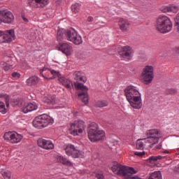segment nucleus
Returning a JSON list of instances; mask_svg holds the SVG:
<instances>
[{"label":"nucleus","instance_id":"nucleus-20","mask_svg":"<svg viewBox=\"0 0 179 179\" xmlns=\"http://www.w3.org/2000/svg\"><path fill=\"white\" fill-rule=\"evenodd\" d=\"M43 103L48 104V106H55L58 104V99L55 95H48L43 99Z\"/></svg>","mask_w":179,"mask_h":179},{"label":"nucleus","instance_id":"nucleus-23","mask_svg":"<svg viewBox=\"0 0 179 179\" xmlns=\"http://www.w3.org/2000/svg\"><path fill=\"white\" fill-rule=\"evenodd\" d=\"M59 82H60L63 86H65L66 89H71L73 86L72 81L65 77H59Z\"/></svg>","mask_w":179,"mask_h":179},{"label":"nucleus","instance_id":"nucleus-37","mask_svg":"<svg viewBox=\"0 0 179 179\" xmlns=\"http://www.w3.org/2000/svg\"><path fill=\"white\" fill-rule=\"evenodd\" d=\"M12 76L15 79H19V78H20V73H19L17 72H14L12 73Z\"/></svg>","mask_w":179,"mask_h":179},{"label":"nucleus","instance_id":"nucleus-8","mask_svg":"<svg viewBox=\"0 0 179 179\" xmlns=\"http://www.w3.org/2000/svg\"><path fill=\"white\" fill-rule=\"evenodd\" d=\"M111 170L113 173H114V174H117L118 176H123L124 178H125L127 174L134 173V168L122 166L117 162L113 163Z\"/></svg>","mask_w":179,"mask_h":179},{"label":"nucleus","instance_id":"nucleus-24","mask_svg":"<svg viewBox=\"0 0 179 179\" xmlns=\"http://www.w3.org/2000/svg\"><path fill=\"white\" fill-rule=\"evenodd\" d=\"M38 82H40V78L34 76L27 79L26 84L27 86H36Z\"/></svg>","mask_w":179,"mask_h":179},{"label":"nucleus","instance_id":"nucleus-33","mask_svg":"<svg viewBox=\"0 0 179 179\" xmlns=\"http://www.w3.org/2000/svg\"><path fill=\"white\" fill-rule=\"evenodd\" d=\"M1 174L4 179H10V177L12 176V174L9 171H2Z\"/></svg>","mask_w":179,"mask_h":179},{"label":"nucleus","instance_id":"nucleus-44","mask_svg":"<svg viewBox=\"0 0 179 179\" xmlns=\"http://www.w3.org/2000/svg\"><path fill=\"white\" fill-rule=\"evenodd\" d=\"M155 149H162V145H158L155 147Z\"/></svg>","mask_w":179,"mask_h":179},{"label":"nucleus","instance_id":"nucleus-36","mask_svg":"<svg viewBox=\"0 0 179 179\" xmlns=\"http://www.w3.org/2000/svg\"><path fill=\"white\" fill-rule=\"evenodd\" d=\"M161 12H163V13H168L169 12H170V6H162L160 8Z\"/></svg>","mask_w":179,"mask_h":179},{"label":"nucleus","instance_id":"nucleus-3","mask_svg":"<svg viewBox=\"0 0 179 179\" xmlns=\"http://www.w3.org/2000/svg\"><path fill=\"white\" fill-rule=\"evenodd\" d=\"M88 139L91 142H97L98 141H102L106 136V134L103 130H99V125L94 122L90 124L88 129Z\"/></svg>","mask_w":179,"mask_h":179},{"label":"nucleus","instance_id":"nucleus-43","mask_svg":"<svg viewBox=\"0 0 179 179\" xmlns=\"http://www.w3.org/2000/svg\"><path fill=\"white\" fill-rule=\"evenodd\" d=\"M162 153H164L165 155H169V153H170V152H169V150H166L164 152H162Z\"/></svg>","mask_w":179,"mask_h":179},{"label":"nucleus","instance_id":"nucleus-21","mask_svg":"<svg viewBox=\"0 0 179 179\" xmlns=\"http://www.w3.org/2000/svg\"><path fill=\"white\" fill-rule=\"evenodd\" d=\"M38 108V106L36 103H29L25 104L22 110L24 114H27V113H31V111H34Z\"/></svg>","mask_w":179,"mask_h":179},{"label":"nucleus","instance_id":"nucleus-12","mask_svg":"<svg viewBox=\"0 0 179 179\" xmlns=\"http://www.w3.org/2000/svg\"><path fill=\"white\" fill-rule=\"evenodd\" d=\"M40 72L44 79H46L47 80H51L55 79V78H59V76H61L59 71L48 68H43Z\"/></svg>","mask_w":179,"mask_h":179},{"label":"nucleus","instance_id":"nucleus-38","mask_svg":"<svg viewBox=\"0 0 179 179\" xmlns=\"http://www.w3.org/2000/svg\"><path fill=\"white\" fill-rule=\"evenodd\" d=\"M96 177L97 178V179H104V176L103 175V172L96 173Z\"/></svg>","mask_w":179,"mask_h":179},{"label":"nucleus","instance_id":"nucleus-47","mask_svg":"<svg viewBox=\"0 0 179 179\" xmlns=\"http://www.w3.org/2000/svg\"><path fill=\"white\" fill-rule=\"evenodd\" d=\"M57 1H60V0H57Z\"/></svg>","mask_w":179,"mask_h":179},{"label":"nucleus","instance_id":"nucleus-18","mask_svg":"<svg viewBox=\"0 0 179 179\" xmlns=\"http://www.w3.org/2000/svg\"><path fill=\"white\" fill-rule=\"evenodd\" d=\"M118 24L122 31H129L131 22L128 20L120 18L118 21Z\"/></svg>","mask_w":179,"mask_h":179},{"label":"nucleus","instance_id":"nucleus-10","mask_svg":"<svg viewBox=\"0 0 179 179\" xmlns=\"http://www.w3.org/2000/svg\"><path fill=\"white\" fill-rule=\"evenodd\" d=\"M64 150L67 156H72L74 159H78L79 157L82 159L85 156V153L83 151L79 150L78 148H76L75 145L72 144L66 145Z\"/></svg>","mask_w":179,"mask_h":179},{"label":"nucleus","instance_id":"nucleus-7","mask_svg":"<svg viewBox=\"0 0 179 179\" xmlns=\"http://www.w3.org/2000/svg\"><path fill=\"white\" fill-rule=\"evenodd\" d=\"M78 31L74 29H70L68 30L59 29L57 31V41H62V40H68V41H72L77 34Z\"/></svg>","mask_w":179,"mask_h":179},{"label":"nucleus","instance_id":"nucleus-45","mask_svg":"<svg viewBox=\"0 0 179 179\" xmlns=\"http://www.w3.org/2000/svg\"><path fill=\"white\" fill-rule=\"evenodd\" d=\"M23 20L24 22H29V20H27V18L26 17H23Z\"/></svg>","mask_w":179,"mask_h":179},{"label":"nucleus","instance_id":"nucleus-35","mask_svg":"<svg viewBox=\"0 0 179 179\" xmlns=\"http://www.w3.org/2000/svg\"><path fill=\"white\" fill-rule=\"evenodd\" d=\"M169 12H172L173 13H177L179 10L178 6L174 5L169 6Z\"/></svg>","mask_w":179,"mask_h":179},{"label":"nucleus","instance_id":"nucleus-4","mask_svg":"<svg viewBox=\"0 0 179 179\" xmlns=\"http://www.w3.org/2000/svg\"><path fill=\"white\" fill-rule=\"evenodd\" d=\"M155 78V68L153 66L146 65L142 70L140 78L144 85H150L152 83Z\"/></svg>","mask_w":179,"mask_h":179},{"label":"nucleus","instance_id":"nucleus-22","mask_svg":"<svg viewBox=\"0 0 179 179\" xmlns=\"http://www.w3.org/2000/svg\"><path fill=\"white\" fill-rule=\"evenodd\" d=\"M73 78L74 80H77L78 82L86 83V77L85 76V73L82 71H76L73 74Z\"/></svg>","mask_w":179,"mask_h":179},{"label":"nucleus","instance_id":"nucleus-42","mask_svg":"<svg viewBox=\"0 0 179 179\" xmlns=\"http://www.w3.org/2000/svg\"><path fill=\"white\" fill-rule=\"evenodd\" d=\"M87 22H93V17L89 16L87 19Z\"/></svg>","mask_w":179,"mask_h":179},{"label":"nucleus","instance_id":"nucleus-16","mask_svg":"<svg viewBox=\"0 0 179 179\" xmlns=\"http://www.w3.org/2000/svg\"><path fill=\"white\" fill-rule=\"evenodd\" d=\"M37 144L39 148L45 149V150H52L54 149V143L50 140L39 138L37 141Z\"/></svg>","mask_w":179,"mask_h":179},{"label":"nucleus","instance_id":"nucleus-26","mask_svg":"<svg viewBox=\"0 0 179 179\" xmlns=\"http://www.w3.org/2000/svg\"><path fill=\"white\" fill-rule=\"evenodd\" d=\"M29 3L31 6L37 3L41 8H44V6L48 5V0H29Z\"/></svg>","mask_w":179,"mask_h":179},{"label":"nucleus","instance_id":"nucleus-6","mask_svg":"<svg viewBox=\"0 0 179 179\" xmlns=\"http://www.w3.org/2000/svg\"><path fill=\"white\" fill-rule=\"evenodd\" d=\"M147 138H145V141H147L148 147L153 148L155 145L159 143V141L160 138H162V132L158 129H151L148 130L146 132Z\"/></svg>","mask_w":179,"mask_h":179},{"label":"nucleus","instance_id":"nucleus-27","mask_svg":"<svg viewBox=\"0 0 179 179\" xmlns=\"http://www.w3.org/2000/svg\"><path fill=\"white\" fill-rule=\"evenodd\" d=\"M71 43H74L75 45H80V44H82V43H83L82 36L77 32V34H76V36L71 41Z\"/></svg>","mask_w":179,"mask_h":179},{"label":"nucleus","instance_id":"nucleus-9","mask_svg":"<svg viewBox=\"0 0 179 179\" xmlns=\"http://www.w3.org/2000/svg\"><path fill=\"white\" fill-rule=\"evenodd\" d=\"M74 86L77 90H81L80 92L78 93V98L84 103V104H87L89 103V95H87V87L84 86L83 84L79 82H75Z\"/></svg>","mask_w":179,"mask_h":179},{"label":"nucleus","instance_id":"nucleus-34","mask_svg":"<svg viewBox=\"0 0 179 179\" xmlns=\"http://www.w3.org/2000/svg\"><path fill=\"white\" fill-rule=\"evenodd\" d=\"M6 108L5 107V103L0 101V113L1 114H6Z\"/></svg>","mask_w":179,"mask_h":179},{"label":"nucleus","instance_id":"nucleus-40","mask_svg":"<svg viewBox=\"0 0 179 179\" xmlns=\"http://www.w3.org/2000/svg\"><path fill=\"white\" fill-rule=\"evenodd\" d=\"M5 99H6V107H9V96H6Z\"/></svg>","mask_w":179,"mask_h":179},{"label":"nucleus","instance_id":"nucleus-19","mask_svg":"<svg viewBox=\"0 0 179 179\" xmlns=\"http://www.w3.org/2000/svg\"><path fill=\"white\" fill-rule=\"evenodd\" d=\"M59 51H62L63 54L69 56L72 54V46L66 43H60L59 45Z\"/></svg>","mask_w":179,"mask_h":179},{"label":"nucleus","instance_id":"nucleus-41","mask_svg":"<svg viewBox=\"0 0 179 179\" xmlns=\"http://www.w3.org/2000/svg\"><path fill=\"white\" fill-rule=\"evenodd\" d=\"M11 66H12V64H10V65L6 64V66H4L3 69H4V71H9V69H10Z\"/></svg>","mask_w":179,"mask_h":179},{"label":"nucleus","instance_id":"nucleus-13","mask_svg":"<svg viewBox=\"0 0 179 179\" xmlns=\"http://www.w3.org/2000/svg\"><path fill=\"white\" fill-rule=\"evenodd\" d=\"M70 129L71 131V134L74 136L79 135V134H82V132L85 131V122L82 120L78 122L76 121L71 124Z\"/></svg>","mask_w":179,"mask_h":179},{"label":"nucleus","instance_id":"nucleus-46","mask_svg":"<svg viewBox=\"0 0 179 179\" xmlns=\"http://www.w3.org/2000/svg\"><path fill=\"white\" fill-rule=\"evenodd\" d=\"M3 34V33L0 31V36H2Z\"/></svg>","mask_w":179,"mask_h":179},{"label":"nucleus","instance_id":"nucleus-31","mask_svg":"<svg viewBox=\"0 0 179 179\" xmlns=\"http://www.w3.org/2000/svg\"><path fill=\"white\" fill-rule=\"evenodd\" d=\"M71 10L74 13H78V12H79V10H80V4H79L78 3H75V4H73L71 6Z\"/></svg>","mask_w":179,"mask_h":179},{"label":"nucleus","instance_id":"nucleus-28","mask_svg":"<svg viewBox=\"0 0 179 179\" xmlns=\"http://www.w3.org/2000/svg\"><path fill=\"white\" fill-rule=\"evenodd\" d=\"M57 162H59V163H62V164H64L66 166H71L72 163H71L69 162V160H68L66 158L62 157V156H59L57 157Z\"/></svg>","mask_w":179,"mask_h":179},{"label":"nucleus","instance_id":"nucleus-17","mask_svg":"<svg viewBox=\"0 0 179 179\" xmlns=\"http://www.w3.org/2000/svg\"><path fill=\"white\" fill-rule=\"evenodd\" d=\"M134 50L130 46H124L122 48V51L120 52V55L123 58H132Z\"/></svg>","mask_w":179,"mask_h":179},{"label":"nucleus","instance_id":"nucleus-14","mask_svg":"<svg viewBox=\"0 0 179 179\" xmlns=\"http://www.w3.org/2000/svg\"><path fill=\"white\" fill-rule=\"evenodd\" d=\"M14 20L15 16L10 11L8 10L0 11V23L2 22L3 23H12Z\"/></svg>","mask_w":179,"mask_h":179},{"label":"nucleus","instance_id":"nucleus-1","mask_svg":"<svg viewBox=\"0 0 179 179\" xmlns=\"http://www.w3.org/2000/svg\"><path fill=\"white\" fill-rule=\"evenodd\" d=\"M124 94L130 106L136 110L142 108V99L139 89L134 85H129L124 90Z\"/></svg>","mask_w":179,"mask_h":179},{"label":"nucleus","instance_id":"nucleus-32","mask_svg":"<svg viewBox=\"0 0 179 179\" xmlns=\"http://www.w3.org/2000/svg\"><path fill=\"white\" fill-rule=\"evenodd\" d=\"M162 159H166V156H162V155L152 156V157H150L149 160L150 162H157V160H162Z\"/></svg>","mask_w":179,"mask_h":179},{"label":"nucleus","instance_id":"nucleus-15","mask_svg":"<svg viewBox=\"0 0 179 179\" xmlns=\"http://www.w3.org/2000/svg\"><path fill=\"white\" fill-rule=\"evenodd\" d=\"M15 38V31L10 29L6 31L2 36H0V43H12Z\"/></svg>","mask_w":179,"mask_h":179},{"label":"nucleus","instance_id":"nucleus-25","mask_svg":"<svg viewBox=\"0 0 179 179\" xmlns=\"http://www.w3.org/2000/svg\"><path fill=\"white\" fill-rule=\"evenodd\" d=\"M136 149L138 150H143V148L145 146H148L149 143H148V141H146V138H142V139H138L136 141Z\"/></svg>","mask_w":179,"mask_h":179},{"label":"nucleus","instance_id":"nucleus-30","mask_svg":"<svg viewBox=\"0 0 179 179\" xmlns=\"http://www.w3.org/2000/svg\"><path fill=\"white\" fill-rule=\"evenodd\" d=\"M108 106V102L107 101H97L95 103V107H99L100 108L103 107H107Z\"/></svg>","mask_w":179,"mask_h":179},{"label":"nucleus","instance_id":"nucleus-11","mask_svg":"<svg viewBox=\"0 0 179 179\" xmlns=\"http://www.w3.org/2000/svg\"><path fill=\"white\" fill-rule=\"evenodd\" d=\"M3 138L10 143H19L23 139V136L17 132L8 131L4 134Z\"/></svg>","mask_w":179,"mask_h":179},{"label":"nucleus","instance_id":"nucleus-2","mask_svg":"<svg viewBox=\"0 0 179 179\" xmlns=\"http://www.w3.org/2000/svg\"><path fill=\"white\" fill-rule=\"evenodd\" d=\"M155 27L157 31L166 34L173 30V22L167 15H161L156 19Z\"/></svg>","mask_w":179,"mask_h":179},{"label":"nucleus","instance_id":"nucleus-5","mask_svg":"<svg viewBox=\"0 0 179 179\" xmlns=\"http://www.w3.org/2000/svg\"><path fill=\"white\" fill-rule=\"evenodd\" d=\"M54 124V119L47 115H41L36 117L33 121V125L35 128L41 129V128H45L48 125H52Z\"/></svg>","mask_w":179,"mask_h":179},{"label":"nucleus","instance_id":"nucleus-39","mask_svg":"<svg viewBox=\"0 0 179 179\" xmlns=\"http://www.w3.org/2000/svg\"><path fill=\"white\" fill-rule=\"evenodd\" d=\"M134 155L136 156H138L139 157H142V156H143L145 155V152H144V151H143V152L136 151L134 152Z\"/></svg>","mask_w":179,"mask_h":179},{"label":"nucleus","instance_id":"nucleus-29","mask_svg":"<svg viewBox=\"0 0 179 179\" xmlns=\"http://www.w3.org/2000/svg\"><path fill=\"white\" fill-rule=\"evenodd\" d=\"M147 179H163L160 171H155L150 174Z\"/></svg>","mask_w":179,"mask_h":179}]
</instances>
